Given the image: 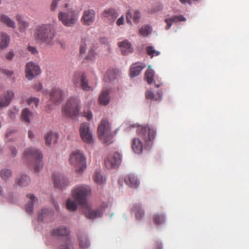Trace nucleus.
<instances>
[{"instance_id": "obj_1", "label": "nucleus", "mask_w": 249, "mask_h": 249, "mask_svg": "<svg viewBox=\"0 0 249 249\" xmlns=\"http://www.w3.org/2000/svg\"><path fill=\"white\" fill-rule=\"evenodd\" d=\"M56 34L53 25L50 23L39 25L34 31V37L36 40L47 46L54 44Z\"/></svg>"}, {"instance_id": "obj_2", "label": "nucleus", "mask_w": 249, "mask_h": 249, "mask_svg": "<svg viewBox=\"0 0 249 249\" xmlns=\"http://www.w3.org/2000/svg\"><path fill=\"white\" fill-rule=\"evenodd\" d=\"M43 156L37 149L30 147L25 150L23 159L34 167V171L38 173L43 168Z\"/></svg>"}, {"instance_id": "obj_3", "label": "nucleus", "mask_w": 249, "mask_h": 249, "mask_svg": "<svg viewBox=\"0 0 249 249\" xmlns=\"http://www.w3.org/2000/svg\"><path fill=\"white\" fill-rule=\"evenodd\" d=\"M90 187L86 184L75 186L71 191V195L77 203L82 206H86L87 198L91 194Z\"/></svg>"}, {"instance_id": "obj_4", "label": "nucleus", "mask_w": 249, "mask_h": 249, "mask_svg": "<svg viewBox=\"0 0 249 249\" xmlns=\"http://www.w3.org/2000/svg\"><path fill=\"white\" fill-rule=\"evenodd\" d=\"M79 16V12L72 8L67 11H60L58 14V19L67 27H72L77 22Z\"/></svg>"}, {"instance_id": "obj_5", "label": "nucleus", "mask_w": 249, "mask_h": 249, "mask_svg": "<svg viewBox=\"0 0 249 249\" xmlns=\"http://www.w3.org/2000/svg\"><path fill=\"white\" fill-rule=\"evenodd\" d=\"M70 164L75 168L76 172H82L87 167L86 157L80 150H76L71 153L69 157Z\"/></svg>"}, {"instance_id": "obj_6", "label": "nucleus", "mask_w": 249, "mask_h": 249, "mask_svg": "<svg viewBox=\"0 0 249 249\" xmlns=\"http://www.w3.org/2000/svg\"><path fill=\"white\" fill-rule=\"evenodd\" d=\"M80 100L78 97H70L62 109L63 113L67 117L76 116L80 110Z\"/></svg>"}, {"instance_id": "obj_7", "label": "nucleus", "mask_w": 249, "mask_h": 249, "mask_svg": "<svg viewBox=\"0 0 249 249\" xmlns=\"http://www.w3.org/2000/svg\"><path fill=\"white\" fill-rule=\"evenodd\" d=\"M137 133L145 142L144 147L149 149L152 144V142L155 138L156 131L153 128L148 126H138Z\"/></svg>"}, {"instance_id": "obj_8", "label": "nucleus", "mask_w": 249, "mask_h": 249, "mask_svg": "<svg viewBox=\"0 0 249 249\" xmlns=\"http://www.w3.org/2000/svg\"><path fill=\"white\" fill-rule=\"evenodd\" d=\"M98 134L100 140L103 142L109 144L112 142V138L113 134L110 131V126L109 123L106 120H102L98 128Z\"/></svg>"}, {"instance_id": "obj_9", "label": "nucleus", "mask_w": 249, "mask_h": 249, "mask_svg": "<svg viewBox=\"0 0 249 249\" xmlns=\"http://www.w3.org/2000/svg\"><path fill=\"white\" fill-rule=\"evenodd\" d=\"M72 82L75 87H79L84 91H88L91 89L89 85L88 80L83 72H75L72 78Z\"/></svg>"}, {"instance_id": "obj_10", "label": "nucleus", "mask_w": 249, "mask_h": 249, "mask_svg": "<svg viewBox=\"0 0 249 249\" xmlns=\"http://www.w3.org/2000/svg\"><path fill=\"white\" fill-rule=\"evenodd\" d=\"M49 94L50 101L54 104H60L66 96L65 92L57 87L53 88Z\"/></svg>"}, {"instance_id": "obj_11", "label": "nucleus", "mask_w": 249, "mask_h": 249, "mask_svg": "<svg viewBox=\"0 0 249 249\" xmlns=\"http://www.w3.org/2000/svg\"><path fill=\"white\" fill-rule=\"evenodd\" d=\"M95 16L96 13L93 9L85 10L81 18V22L85 26H90L94 22Z\"/></svg>"}, {"instance_id": "obj_12", "label": "nucleus", "mask_w": 249, "mask_h": 249, "mask_svg": "<svg viewBox=\"0 0 249 249\" xmlns=\"http://www.w3.org/2000/svg\"><path fill=\"white\" fill-rule=\"evenodd\" d=\"M80 134L82 140L87 143H91L93 141L92 134L89 130L88 123H83L80 126Z\"/></svg>"}, {"instance_id": "obj_13", "label": "nucleus", "mask_w": 249, "mask_h": 249, "mask_svg": "<svg viewBox=\"0 0 249 249\" xmlns=\"http://www.w3.org/2000/svg\"><path fill=\"white\" fill-rule=\"evenodd\" d=\"M41 71L39 67L35 63L30 62L26 64L25 69V76L31 80L40 73Z\"/></svg>"}, {"instance_id": "obj_14", "label": "nucleus", "mask_w": 249, "mask_h": 249, "mask_svg": "<svg viewBox=\"0 0 249 249\" xmlns=\"http://www.w3.org/2000/svg\"><path fill=\"white\" fill-rule=\"evenodd\" d=\"M122 156L118 153L115 152L113 156H109L105 160V164L107 169L115 168L121 161Z\"/></svg>"}, {"instance_id": "obj_15", "label": "nucleus", "mask_w": 249, "mask_h": 249, "mask_svg": "<svg viewBox=\"0 0 249 249\" xmlns=\"http://www.w3.org/2000/svg\"><path fill=\"white\" fill-rule=\"evenodd\" d=\"M85 208L84 213L85 216L89 219H93L101 217L103 212L100 209H91L87 203L86 206H83Z\"/></svg>"}, {"instance_id": "obj_16", "label": "nucleus", "mask_w": 249, "mask_h": 249, "mask_svg": "<svg viewBox=\"0 0 249 249\" xmlns=\"http://www.w3.org/2000/svg\"><path fill=\"white\" fill-rule=\"evenodd\" d=\"M14 96V92L12 90H7L0 96V108L7 107L11 102Z\"/></svg>"}, {"instance_id": "obj_17", "label": "nucleus", "mask_w": 249, "mask_h": 249, "mask_svg": "<svg viewBox=\"0 0 249 249\" xmlns=\"http://www.w3.org/2000/svg\"><path fill=\"white\" fill-rule=\"evenodd\" d=\"M118 46L120 48L123 55H127L133 52V48L131 43L127 40H124L118 43Z\"/></svg>"}, {"instance_id": "obj_18", "label": "nucleus", "mask_w": 249, "mask_h": 249, "mask_svg": "<svg viewBox=\"0 0 249 249\" xmlns=\"http://www.w3.org/2000/svg\"><path fill=\"white\" fill-rule=\"evenodd\" d=\"M141 18L140 13L136 10L130 9L126 15V19L127 23L132 24L131 20L133 19L134 22L138 23Z\"/></svg>"}, {"instance_id": "obj_19", "label": "nucleus", "mask_w": 249, "mask_h": 249, "mask_svg": "<svg viewBox=\"0 0 249 249\" xmlns=\"http://www.w3.org/2000/svg\"><path fill=\"white\" fill-rule=\"evenodd\" d=\"M54 186L55 187L62 188L69 184L67 178L62 176H53Z\"/></svg>"}, {"instance_id": "obj_20", "label": "nucleus", "mask_w": 249, "mask_h": 249, "mask_svg": "<svg viewBox=\"0 0 249 249\" xmlns=\"http://www.w3.org/2000/svg\"><path fill=\"white\" fill-rule=\"evenodd\" d=\"M124 182L127 185L133 188H137L139 185L137 177L133 174L127 175L124 178Z\"/></svg>"}, {"instance_id": "obj_21", "label": "nucleus", "mask_w": 249, "mask_h": 249, "mask_svg": "<svg viewBox=\"0 0 249 249\" xmlns=\"http://www.w3.org/2000/svg\"><path fill=\"white\" fill-rule=\"evenodd\" d=\"M26 197L29 200L25 205V211L27 213L31 214L33 212L34 203L37 200V198L31 194L27 195Z\"/></svg>"}, {"instance_id": "obj_22", "label": "nucleus", "mask_w": 249, "mask_h": 249, "mask_svg": "<svg viewBox=\"0 0 249 249\" xmlns=\"http://www.w3.org/2000/svg\"><path fill=\"white\" fill-rule=\"evenodd\" d=\"M145 67V65L144 64L140 63H136L133 64L130 70V76L134 77L138 76Z\"/></svg>"}, {"instance_id": "obj_23", "label": "nucleus", "mask_w": 249, "mask_h": 249, "mask_svg": "<svg viewBox=\"0 0 249 249\" xmlns=\"http://www.w3.org/2000/svg\"><path fill=\"white\" fill-rule=\"evenodd\" d=\"M186 18L182 15L174 16L172 17L166 18L164 20L167 25L165 27L166 30H168L172 25L173 22H178L180 21H185Z\"/></svg>"}, {"instance_id": "obj_24", "label": "nucleus", "mask_w": 249, "mask_h": 249, "mask_svg": "<svg viewBox=\"0 0 249 249\" xmlns=\"http://www.w3.org/2000/svg\"><path fill=\"white\" fill-rule=\"evenodd\" d=\"M103 16L109 20L110 22H113L118 17V14L114 9L108 8L104 11Z\"/></svg>"}, {"instance_id": "obj_25", "label": "nucleus", "mask_w": 249, "mask_h": 249, "mask_svg": "<svg viewBox=\"0 0 249 249\" xmlns=\"http://www.w3.org/2000/svg\"><path fill=\"white\" fill-rule=\"evenodd\" d=\"M132 149L135 153L141 154L142 152L143 144L139 138H135L133 139Z\"/></svg>"}, {"instance_id": "obj_26", "label": "nucleus", "mask_w": 249, "mask_h": 249, "mask_svg": "<svg viewBox=\"0 0 249 249\" xmlns=\"http://www.w3.org/2000/svg\"><path fill=\"white\" fill-rule=\"evenodd\" d=\"M16 20L18 22V30L20 33H24L29 27V23L22 18L21 15H17L16 16Z\"/></svg>"}, {"instance_id": "obj_27", "label": "nucleus", "mask_w": 249, "mask_h": 249, "mask_svg": "<svg viewBox=\"0 0 249 249\" xmlns=\"http://www.w3.org/2000/svg\"><path fill=\"white\" fill-rule=\"evenodd\" d=\"M131 211L135 213L136 218L140 220L144 215V211L139 204H135L131 208Z\"/></svg>"}, {"instance_id": "obj_28", "label": "nucleus", "mask_w": 249, "mask_h": 249, "mask_svg": "<svg viewBox=\"0 0 249 249\" xmlns=\"http://www.w3.org/2000/svg\"><path fill=\"white\" fill-rule=\"evenodd\" d=\"M119 76L118 71L114 69H109L105 75V80L107 82H112L117 78Z\"/></svg>"}, {"instance_id": "obj_29", "label": "nucleus", "mask_w": 249, "mask_h": 249, "mask_svg": "<svg viewBox=\"0 0 249 249\" xmlns=\"http://www.w3.org/2000/svg\"><path fill=\"white\" fill-rule=\"evenodd\" d=\"M69 233V230L64 226H60L56 229L53 230L51 231V234L53 236H67Z\"/></svg>"}, {"instance_id": "obj_30", "label": "nucleus", "mask_w": 249, "mask_h": 249, "mask_svg": "<svg viewBox=\"0 0 249 249\" xmlns=\"http://www.w3.org/2000/svg\"><path fill=\"white\" fill-rule=\"evenodd\" d=\"M10 42L9 36L5 33H1L0 34V49H4L7 48Z\"/></svg>"}, {"instance_id": "obj_31", "label": "nucleus", "mask_w": 249, "mask_h": 249, "mask_svg": "<svg viewBox=\"0 0 249 249\" xmlns=\"http://www.w3.org/2000/svg\"><path fill=\"white\" fill-rule=\"evenodd\" d=\"M0 20L3 24L8 27L12 28H16L15 22L7 16L2 14L0 17Z\"/></svg>"}, {"instance_id": "obj_32", "label": "nucleus", "mask_w": 249, "mask_h": 249, "mask_svg": "<svg viewBox=\"0 0 249 249\" xmlns=\"http://www.w3.org/2000/svg\"><path fill=\"white\" fill-rule=\"evenodd\" d=\"M58 134L52 132H48L45 137L46 144L50 145L52 142L55 143L57 141Z\"/></svg>"}, {"instance_id": "obj_33", "label": "nucleus", "mask_w": 249, "mask_h": 249, "mask_svg": "<svg viewBox=\"0 0 249 249\" xmlns=\"http://www.w3.org/2000/svg\"><path fill=\"white\" fill-rule=\"evenodd\" d=\"M99 101L100 104L107 105L109 102V92L107 90H103L99 97Z\"/></svg>"}, {"instance_id": "obj_34", "label": "nucleus", "mask_w": 249, "mask_h": 249, "mask_svg": "<svg viewBox=\"0 0 249 249\" xmlns=\"http://www.w3.org/2000/svg\"><path fill=\"white\" fill-rule=\"evenodd\" d=\"M162 93L161 92H158L154 94L152 91L147 90L145 92V97L147 99H150L154 101H159L161 99Z\"/></svg>"}, {"instance_id": "obj_35", "label": "nucleus", "mask_w": 249, "mask_h": 249, "mask_svg": "<svg viewBox=\"0 0 249 249\" xmlns=\"http://www.w3.org/2000/svg\"><path fill=\"white\" fill-rule=\"evenodd\" d=\"M33 116V113L27 108H24L21 112V120L22 121L30 123V118Z\"/></svg>"}, {"instance_id": "obj_36", "label": "nucleus", "mask_w": 249, "mask_h": 249, "mask_svg": "<svg viewBox=\"0 0 249 249\" xmlns=\"http://www.w3.org/2000/svg\"><path fill=\"white\" fill-rule=\"evenodd\" d=\"M97 48L96 44H93L90 47L88 53L86 57V59L92 60L95 58L96 54L95 51Z\"/></svg>"}, {"instance_id": "obj_37", "label": "nucleus", "mask_w": 249, "mask_h": 249, "mask_svg": "<svg viewBox=\"0 0 249 249\" xmlns=\"http://www.w3.org/2000/svg\"><path fill=\"white\" fill-rule=\"evenodd\" d=\"M76 201L68 198L67 200L66 207L67 209L71 211H75L77 209V205Z\"/></svg>"}, {"instance_id": "obj_38", "label": "nucleus", "mask_w": 249, "mask_h": 249, "mask_svg": "<svg viewBox=\"0 0 249 249\" xmlns=\"http://www.w3.org/2000/svg\"><path fill=\"white\" fill-rule=\"evenodd\" d=\"M79 246L82 248H87L90 245V243L86 235H83L79 237Z\"/></svg>"}, {"instance_id": "obj_39", "label": "nucleus", "mask_w": 249, "mask_h": 249, "mask_svg": "<svg viewBox=\"0 0 249 249\" xmlns=\"http://www.w3.org/2000/svg\"><path fill=\"white\" fill-rule=\"evenodd\" d=\"M30 182L29 177L26 175L22 176L17 181L18 185L20 186H25L28 185Z\"/></svg>"}, {"instance_id": "obj_40", "label": "nucleus", "mask_w": 249, "mask_h": 249, "mask_svg": "<svg viewBox=\"0 0 249 249\" xmlns=\"http://www.w3.org/2000/svg\"><path fill=\"white\" fill-rule=\"evenodd\" d=\"M93 178L94 181L98 184H102L104 183L105 179L103 176L99 172H95Z\"/></svg>"}, {"instance_id": "obj_41", "label": "nucleus", "mask_w": 249, "mask_h": 249, "mask_svg": "<svg viewBox=\"0 0 249 249\" xmlns=\"http://www.w3.org/2000/svg\"><path fill=\"white\" fill-rule=\"evenodd\" d=\"M146 53L151 58L154 56H157L160 54V52L156 50L152 46H148L146 48Z\"/></svg>"}, {"instance_id": "obj_42", "label": "nucleus", "mask_w": 249, "mask_h": 249, "mask_svg": "<svg viewBox=\"0 0 249 249\" xmlns=\"http://www.w3.org/2000/svg\"><path fill=\"white\" fill-rule=\"evenodd\" d=\"M153 221L155 224H161L164 222L165 216L163 214H155L153 216Z\"/></svg>"}, {"instance_id": "obj_43", "label": "nucleus", "mask_w": 249, "mask_h": 249, "mask_svg": "<svg viewBox=\"0 0 249 249\" xmlns=\"http://www.w3.org/2000/svg\"><path fill=\"white\" fill-rule=\"evenodd\" d=\"M90 41L86 39H82L80 45V53H85L87 51V46L89 45Z\"/></svg>"}, {"instance_id": "obj_44", "label": "nucleus", "mask_w": 249, "mask_h": 249, "mask_svg": "<svg viewBox=\"0 0 249 249\" xmlns=\"http://www.w3.org/2000/svg\"><path fill=\"white\" fill-rule=\"evenodd\" d=\"M151 27L149 25L141 27L139 30V33L143 37L147 36L151 32Z\"/></svg>"}, {"instance_id": "obj_45", "label": "nucleus", "mask_w": 249, "mask_h": 249, "mask_svg": "<svg viewBox=\"0 0 249 249\" xmlns=\"http://www.w3.org/2000/svg\"><path fill=\"white\" fill-rule=\"evenodd\" d=\"M154 76V72L152 70L148 69L146 71L145 77L148 84H151L152 83Z\"/></svg>"}, {"instance_id": "obj_46", "label": "nucleus", "mask_w": 249, "mask_h": 249, "mask_svg": "<svg viewBox=\"0 0 249 249\" xmlns=\"http://www.w3.org/2000/svg\"><path fill=\"white\" fill-rule=\"evenodd\" d=\"M11 171L9 169H3L0 171V177L3 180H7L11 176Z\"/></svg>"}, {"instance_id": "obj_47", "label": "nucleus", "mask_w": 249, "mask_h": 249, "mask_svg": "<svg viewBox=\"0 0 249 249\" xmlns=\"http://www.w3.org/2000/svg\"><path fill=\"white\" fill-rule=\"evenodd\" d=\"M39 103V99L36 97H32L27 101V104L31 106L33 108H36Z\"/></svg>"}, {"instance_id": "obj_48", "label": "nucleus", "mask_w": 249, "mask_h": 249, "mask_svg": "<svg viewBox=\"0 0 249 249\" xmlns=\"http://www.w3.org/2000/svg\"><path fill=\"white\" fill-rule=\"evenodd\" d=\"M50 213H51V211L48 209H43L41 210L38 216V221H41L43 220L44 218L47 216Z\"/></svg>"}, {"instance_id": "obj_49", "label": "nucleus", "mask_w": 249, "mask_h": 249, "mask_svg": "<svg viewBox=\"0 0 249 249\" xmlns=\"http://www.w3.org/2000/svg\"><path fill=\"white\" fill-rule=\"evenodd\" d=\"M61 0H53L51 4V10L52 11H55L57 7L58 4Z\"/></svg>"}, {"instance_id": "obj_50", "label": "nucleus", "mask_w": 249, "mask_h": 249, "mask_svg": "<svg viewBox=\"0 0 249 249\" xmlns=\"http://www.w3.org/2000/svg\"><path fill=\"white\" fill-rule=\"evenodd\" d=\"M1 72L8 78L11 77L14 74V72L13 71H9L6 69H2L1 70Z\"/></svg>"}, {"instance_id": "obj_51", "label": "nucleus", "mask_w": 249, "mask_h": 249, "mask_svg": "<svg viewBox=\"0 0 249 249\" xmlns=\"http://www.w3.org/2000/svg\"><path fill=\"white\" fill-rule=\"evenodd\" d=\"M27 50L32 54L36 55L37 54L38 52L35 47L29 46L27 47Z\"/></svg>"}, {"instance_id": "obj_52", "label": "nucleus", "mask_w": 249, "mask_h": 249, "mask_svg": "<svg viewBox=\"0 0 249 249\" xmlns=\"http://www.w3.org/2000/svg\"><path fill=\"white\" fill-rule=\"evenodd\" d=\"M124 18L123 16L120 17L117 20L116 24L118 26H121L124 24Z\"/></svg>"}, {"instance_id": "obj_53", "label": "nucleus", "mask_w": 249, "mask_h": 249, "mask_svg": "<svg viewBox=\"0 0 249 249\" xmlns=\"http://www.w3.org/2000/svg\"><path fill=\"white\" fill-rule=\"evenodd\" d=\"M34 89L38 91H40L42 89H43V86L40 83H38L37 84H36L34 86Z\"/></svg>"}, {"instance_id": "obj_54", "label": "nucleus", "mask_w": 249, "mask_h": 249, "mask_svg": "<svg viewBox=\"0 0 249 249\" xmlns=\"http://www.w3.org/2000/svg\"><path fill=\"white\" fill-rule=\"evenodd\" d=\"M14 53L13 51H10L6 55V58L9 60H11L12 59L13 57L14 56Z\"/></svg>"}, {"instance_id": "obj_55", "label": "nucleus", "mask_w": 249, "mask_h": 249, "mask_svg": "<svg viewBox=\"0 0 249 249\" xmlns=\"http://www.w3.org/2000/svg\"><path fill=\"white\" fill-rule=\"evenodd\" d=\"M84 116L86 117L88 120H90L92 117V113L90 111L88 110L87 112H84Z\"/></svg>"}, {"instance_id": "obj_56", "label": "nucleus", "mask_w": 249, "mask_h": 249, "mask_svg": "<svg viewBox=\"0 0 249 249\" xmlns=\"http://www.w3.org/2000/svg\"><path fill=\"white\" fill-rule=\"evenodd\" d=\"M11 154L13 157H15L17 155V150L15 147H11Z\"/></svg>"}, {"instance_id": "obj_57", "label": "nucleus", "mask_w": 249, "mask_h": 249, "mask_svg": "<svg viewBox=\"0 0 249 249\" xmlns=\"http://www.w3.org/2000/svg\"><path fill=\"white\" fill-rule=\"evenodd\" d=\"M9 115L12 119H14L16 117L15 113L12 112L11 110L9 111Z\"/></svg>"}, {"instance_id": "obj_58", "label": "nucleus", "mask_w": 249, "mask_h": 249, "mask_svg": "<svg viewBox=\"0 0 249 249\" xmlns=\"http://www.w3.org/2000/svg\"><path fill=\"white\" fill-rule=\"evenodd\" d=\"M28 137L31 139H32L33 138H34V134H33V133L31 131H28Z\"/></svg>"}, {"instance_id": "obj_59", "label": "nucleus", "mask_w": 249, "mask_h": 249, "mask_svg": "<svg viewBox=\"0 0 249 249\" xmlns=\"http://www.w3.org/2000/svg\"><path fill=\"white\" fill-rule=\"evenodd\" d=\"M156 249H162V246L160 243H157L156 244Z\"/></svg>"}, {"instance_id": "obj_60", "label": "nucleus", "mask_w": 249, "mask_h": 249, "mask_svg": "<svg viewBox=\"0 0 249 249\" xmlns=\"http://www.w3.org/2000/svg\"><path fill=\"white\" fill-rule=\"evenodd\" d=\"M3 197V192L1 187L0 186V199Z\"/></svg>"}, {"instance_id": "obj_61", "label": "nucleus", "mask_w": 249, "mask_h": 249, "mask_svg": "<svg viewBox=\"0 0 249 249\" xmlns=\"http://www.w3.org/2000/svg\"><path fill=\"white\" fill-rule=\"evenodd\" d=\"M60 249H70L67 245H64L61 247Z\"/></svg>"}, {"instance_id": "obj_62", "label": "nucleus", "mask_w": 249, "mask_h": 249, "mask_svg": "<svg viewBox=\"0 0 249 249\" xmlns=\"http://www.w3.org/2000/svg\"><path fill=\"white\" fill-rule=\"evenodd\" d=\"M179 1L182 4H185L186 2L188 3L187 0H179Z\"/></svg>"}, {"instance_id": "obj_63", "label": "nucleus", "mask_w": 249, "mask_h": 249, "mask_svg": "<svg viewBox=\"0 0 249 249\" xmlns=\"http://www.w3.org/2000/svg\"><path fill=\"white\" fill-rule=\"evenodd\" d=\"M198 0H188V3L191 4L193 1H197Z\"/></svg>"}, {"instance_id": "obj_64", "label": "nucleus", "mask_w": 249, "mask_h": 249, "mask_svg": "<svg viewBox=\"0 0 249 249\" xmlns=\"http://www.w3.org/2000/svg\"><path fill=\"white\" fill-rule=\"evenodd\" d=\"M12 133V132H8L6 134V138H8L10 136V134L11 133Z\"/></svg>"}]
</instances>
